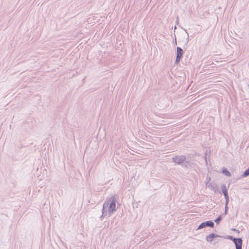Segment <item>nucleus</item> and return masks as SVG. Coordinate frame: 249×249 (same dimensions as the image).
<instances>
[{
  "mask_svg": "<svg viewBox=\"0 0 249 249\" xmlns=\"http://www.w3.org/2000/svg\"><path fill=\"white\" fill-rule=\"evenodd\" d=\"M116 198L114 196H112L111 198L110 201L104 203L103 205V210H104L106 208H107L108 211L109 213H112L116 209Z\"/></svg>",
  "mask_w": 249,
  "mask_h": 249,
  "instance_id": "nucleus-1",
  "label": "nucleus"
},
{
  "mask_svg": "<svg viewBox=\"0 0 249 249\" xmlns=\"http://www.w3.org/2000/svg\"><path fill=\"white\" fill-rule=\"evenodd\" d=\"M214 226V223L211 221H208L203 222L199 225L197 229H203L206 227H213Z\"/></svg>",
  "mask_w": 249,
  "mask_h": 249,
  "instance_id": "nucleus-2",
  "label": "nucleus"
},
{
  "mask_svg": "<svg viewBox=\"0 0 249 249\" xmlns=\"http://www.w3.org/2000/svg\"><path fill=\"white\" fill-rule=\"evenodd\" d=\"M177 58L176 62V63H178L180 60V59L182 57V54H183V50L180 47H177Z\"/></svg>",
  "mask_w": 249,
  "mask_h": 249,
  "instance_id": "nucleus-3",
  "label": "nucleus"
},
{
  "mask_svg": "<svg viewBox=\"0 0 249 249\" xmlns=\"http://www.w3.org/2000/svg\"><path fill=\"white\" fill-rule=\"evenodd\" d=\"M218 236V235L212 233L206 237V240L208 242H211L214 238Z\"/></svg>",
  "mask_w": 249,
  "mask_h": 249,
  "instance_id": "nucleus-4",
  "label": "nucleus"
},
{
  "mask_svg": "<svg viewBox=\"0 0 249 249\" xmlns=\"http://www.w3.org/2000/svg\"><path fill=\"white\" fill-rule=\"evenodd\" d=\"M236 249L242 248V239L241 238H238V240L235 243Z\"/></svg>",
  "mask_w": 249,
  "mask_h": 249,
  "instance_id": "nucleus-5",
  "label": "nucleus"
},
{
  "mask_svg": "<svg viewBox=\"0 0 249 249\" xmlns=\"http://www.w3.org/2000/svg\"><path fill=\"white\" fill-rule=\"evenodd\" d=\"M185 158L184 157L179 158L178 157H176L174 158V160L175 162L178 163H181L182 161H184Z\"/></svg>",
  "mask_w": 249,
  "mask_h": 249,
  "instance_id": "nucleus-6",
  "label": "nucleus"
},
{
  "mask_svg": "<svg viewBox=\"0 0 249 249\" xmlns=\"http://www.w3.org/2000/svg\"><path fill=\"white\" fill-rule=\"evenodd\" d=\"M223 173L225 175H226V176H231V174H230V173L228 171H227V170H223Z\"/></svg>",
  "mask_w": 249,
  "mask_h": 249,
  "instance_id": "nucleus-7",
  "label": "nucleus"
},
{
  "mask_svg": "<svg viewBox=\"0 0 249 249\" xmlns=\"http://www.w3.org/2000/svg\"><path fill=\"white\" fill-rule=\"evenodd\" d=\"M244 175L245 176H247L248 175H249V168L248 169H247L244 173Z\"/></svg>",
  "mask_w": 249,
  "mask_h": 249,
  "instance_id": "nucleus-8",
  "label": "nucleus"
},
{
  "mask_svg": "<svg viewBox=\"0 0 249 249\" xmlns=\"http://www.w3.org/2000/svg\"><path fill=\"white\" fill-rule=\"evenodd\" d=\"M222 219H215V222L217 224H219Z\"/></svg>",
  "mask_w": 249,
  "mask_h": 249,
  "instance_id": "nucleus-9",
  "label": "nucleus"
},
{
  "mask_svg": "<svg viewBox=\"0 0 249 249\" xmlns=\"http://www.w3.org/2000/svg\"><path fill=\"white\" fill-rule=\"evenodd\" d=\"M234 243L237 241V240H238V238H235V237H233V239H232L231 240Z\"/></svg>",
  "mask_w": 249,
  "mask_h": 249,
  "instance_id": "nucleus-10",
  "label": "nucleus"
},
{
  "mask_svg": "<svg viewBox=\"0 0 249 249\" xmlns=\"http://www.w3.org/2000/svg\"><path fill=\"white\" fill-rule=\"evenodd\" d=\"M233 237L232 236H228V238L230 240H232V239H233Z\"/></svg>",
  "mask_w": 249,
  "mask_h": 249,
  "instance_id": "nucleus-11",
  "label": "nucleus"
},
{
  "mask_svg": "<svg viewBox=\"0 0 249 249\" xmlns=\"http://www.w3.org/2000/svg\"><path fill=\"white\" fill-rule=\"evenodd\" d=\"M232 230H233V231H236V230L235 229H232Z\"/></svg>",
  "mask_w": 249,
  "mask_h": 249,
  "instance_id": "nucleus-12",
  "label": "nucleus"
},
{
  "mask_svg": "<svg viewBox=\"0 0 249 249\" xmlns=\"http://www.w3.org/2000/svg\"><path fill=\"white\" fill-rule=\"evenodd\" d=\"M225 196H227L226 192L225 193Z\"/></svg>",
  "mask_w": 249,
  "mask_h": 249,
  "instance_id": "nucleus-13",
  "label": "nucleus"
},
{
  "mask_svg": "<svg viewBox=\"0 0 249 249\" xmlns=\"http://www.w3.org/2000/svg\"><path fill=\"white\" fill-rule=\"evenodd\" d=\"M242 249V248H238V249Z\"/></svg>",
  "mask_w": 249,
  "mask_h": 249,
  "instance_id": "nucleus-14",
  "label": "nucleus"
}]
</instances>
